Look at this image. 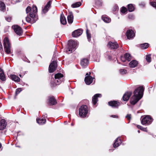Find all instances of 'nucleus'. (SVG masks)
I'll return each mask as SVG.
<instances>
[{
	"label": "nucleus",
	"mask_w": 156,
	"mask_h": 156,
	"mask_svg": "<svg viewBox=\"0 0 156 156\" xmlns=\"http://www.w3.org/2000/svg\"><path fill=\"white\" fill-rule=\"evenodd\" d=\"M108 46L111 49H116L119 47V45L116 42H112L110 41L108 44Z\"/></svg>",
	"instance_id": "obj_11"
},
{
	"label": "nucleus",
	"mask_w": 156,
	"mask_h": 156,
	"mask_svg": "<svg viewBox=\"0 0 156 156\" xmlns=\"http://www.w3.org/2000/svg\"><path fill=\"white\" fill-rule=\"evenodd\" d=\"M33 12H30L29 13V15L30 17L27 16L26 18L27 22L31 23H35L37 20L35 17V14L37 12V8L36 6H33Z\"/></svg>",
	"instance_id": "obj_2"
},
{
	"label": "nucleus",
	"mask_w": 156,
	"mask_h": 156,
	"mask_svg": "<svg viewBox=\"0 0 156 156\" xmlns=\"http://www.w3.org/2000/svg\"><path fill=\"white\" fill-rule=\"evenodd\" d=\"M100 57V54L99 53L98 54V57Z\"/></svg>",
	"instance_id": "obj_48"
},
{
	"label": "nucleus",
	"mask_w": 156,
	"mask_h": 156,
	"mask_svg": "<svg viewBox=\"0 0 156 156\" xmlns=\"http://www.w3.org/2000/svg\"><path fill=\"white\" fill-rule=\"evenodd\" d=\"M153 120V119L150 116L146 115L142 119L141 123L143 125H148L151 124Z\"/></svg>",
	"instance_id": "obj_7"
},
{
	"label": "nucleus",
	"mask_w": 156,
	"mask_h": 156,
	"mask_svg": "<svg viewBox=\"0 0 156 156\" xmlns=\"http://www.w3.org/2000/svg\"><path fill=\"white\" fill-rule=\"evenodd\" d=\"M127 9L125 7H122L121 9V12L122 13H124L127 11Z\"/></svg>",
	"instance_id": "obj_38"
},
{
	"label": "nucleus",
	"mask_w": 156,
	"mask_h": 156,
	"mask_svg": "<svg viewBox=\"0 0 156 156\" xmlns=\"http://www.w3.org/2000/svg\"><path fill=\"white\" fill-rule=\"evenodd\" d=\"M16 147H20V146H16Z\"/></svg>",
	"instance_id": "obj_51"
},
{
	"label": "nucleus",
	"mask_w": 156,
	"mask_h": 156,
	"mask_svg": "<svg viewBox=\"0 0 156 156\" xmlns=\"http://www.w3.org/2000/svg\"><path fill=\"white\" fill-rule=\"evenodd\" d=\"M86 34H87V37L88 41H90V40L91 36V34L89 33L88 30L87 29L86 30Z\"/></svg>",
	"instance_id": "obj_35"
},
{
	"label": "nucleus",
	"mask_w": 156,
	"mask_h": 156,
	"mask_svg": "<svg viewBox=\"0 0 156 156\" xmlns=\"http://www.w3.org/2000/svg\"><path fill=\"white\" fill-rule=\"evenodd\" d=\"M20 77H21V75H20Z\"/></svg>",
	"instance_id": "obj_54"
},
{
	"label": "nucleus",
	"mask_w": 156,
	"mask_h": 156,
	"mask_svg": "<svg viewBox=\"0 0 156 156\" xmlns=\"http://www.w3.org/2000/svg\"><path fill=\"white\" fill-rule=\"evenodd\" d=\"M131 58L130 54L128 53H126L124 55V56L121 57V59L124 62L126 60L129 61L131 59Z\"/></svg>",
	"instance_id": "obj_13"
},
{
	"label": "nucleus",
	"mask_w": 156,
	"mask_h": 156,
	"mask_svg": "<svg viewBox=\"0 0 156 156\" xmlns=\"http://www.w3.org/2000/svg\"><path fill=\"white\" fill-rule=\"evenodd\" d=\"M126 35L128 39H132L135 36V33L132 30H129L126 32Z\"/></svg>",
	"instance_id": "obj_12"
},
{
	"label": "nucleus",
	"mask_w": 156,
	"mask_h": 156,
	"mask_svg": "<svg viewBox=\"0 0 156 156\" xmlns=\"http://www.w3.org/2000/svg\"><path fill=\"white\" fill-rule=\"evenodd\" d=\"M96 60H97V61H99V59H98V60H97V59Z\"/></svg>",
	"instance_id": "obj_50"
},
{
	"label": "nucleus",
	"mask_w": 156,
	"mask_h": 156,
	"mask_svg": "<svg viewBox=\"0 0 156 156\" xmlns=\"http://www.w3.org/2000/svg\"><path fill=\"white\" fill-rule=\"evenodd\" d=\"M2 49V44L0 42V49Z\"/></svg>",
	"instance_id": "obj_45"
},
{
	"label": "nucleus",
	"mask_w": 156,
	"mask_h": 156,
	"mask_svg": "<svg viewBox=\"0 0 156 156\" xmlns=\"http://www.w3.org/2000/svg\"><path fill=\"white\" fill-rule=\"evenodd\" d=\"M6 123L4 119H2L0 121V129L3 130L6 127Z\"/></svg>",
	"instance_id": "obj_20"
},
{
	"label": "nucleus",
	"mask_w": 156,
	"mask_h": 156,
	"mask_svg": "<svg viewBox=\"0 0 156 156\" xmlns=\"http://www.w3.org/2000/svg\"><path fill=\"white\" fill-rule=\"evenodd\" d=\"M138 64V62L135 60H133L129 63V65L130 67L134 68L136 67Z\"/></svg>",
	"instance_id": "obj_24"
},
{
	"label": "nucleus",
	"mask_w": 156,
	"mask_h": 156,
	"mask_svg": "<svg viewBox=\"0 0 156 156\" xmlns=\"http://www.w3.org/2000/svg\"><path fill=\"white\" fill-rule=\"evenodd\" d=\"M6 19L7 21L10 22L11 20V17H7L6 18Z\"/></svg>",
	"instance_id": "obj_44"
},
{
	"label": "nucleus",
	"mask_w": 156,
	"mask_h": 156,
	"mask_svg": "<svg viewBox=\"0 0 156 156\" xmlns=\"http://www.w3.org/2000/svg\"><path fill=\"white\" fill-rule=\"evenodd\" d=\"M144 90L143 87H140L134 91L133 95L130 100L131 104H135L142 98Z\"/></svg>",
	"instance_id": "obj_1"
},
{
	"label": "nucleus",
	"mask_w": 156,
	"mask_h": 156,
	"mask_svg": "<svg viewBox=\"0 0 156 156\" xmlns=\"http://www.w3.org/2000/svg\"><path fill=\"white\" fill-rule=\"evenodd\" d=\"M78 43L77 42L72 41L70 42L68 44L67 49L66 52L68 53H72L74 51L77 47Z\"/></svg>",
	"instance_id": "obj_5"
},
{
	"label": "nucleus",
	"mask_w": 156,
	"mask_h": 156,
	"mask_svg": "<svg viewBox=\"0 0 156 156\" xmlns=\"http://www.w3.org/2000/svg\"><path fill=\"white\" fill-rule=\"evenodd\" d=\"M21 91L22 89L21 88L16 89V95L18 94Z\"/></svg>",
	"instance_id": "obj_40"
},
{
	"label": "nucleus",
	"mask_w": 156,
	"mask_h": 156,
	"mask_svg": "<svg viewBox=\"0 0 156 156\" xmlns=\"http://www.w3.org/2000/svg\"><path fill=\"white\" fill-rule=\"evenodd\" d=\"M127 8L128 11L129 12L133 11L135 9L134 6L133 4H131L128 5Z\"/></svg>",
	"instance_id": "obj_30"
},
{
	"label": "nucleus",
	"mask_w": 156,
	"mask_h": 156,
	"mask_svg": "<svg viewBox=\"0 0 156 156\" xmlns=\"http://www.w3.org/2000/svg\"><path fill=\"white\" fill-rule=\"evenodd\" d=\"M151 5L156 9V2H150Z\"/></svg>",
	"instance_id": "obj_39"
},
{
	"label": "nucleus",
	"mask_w": 156,
	"mask_h": 156,
	"mask_svg": "<svg viewBox=\"0 0 156 156\" xmlns=\"http://www.w3.org/2000/svg\"><path fill=\"white\" fill-rule=\"evenodd\" d=\"M67 19L68 22L69 23H73V16L72 12H70L68 16Z\"/></svg>",
	"instance_id": "obj_22"
},
{
	"label": "nucleus",
	"mask_w": 156,
	"mask_h": 156,
	"mask_svg": "<svg viewBox=\"0 0 156 156\" xmlns=\"http://www.w3.org/2000/svg\"><path fill=\"white\" fill-rule=\"evenodd\" d=\"M63 75L61 73H57L55 75L54 83L55 85H59L63 80Z\"/></svg>",
	"instance_id": "obj_6"
},
{
	"label": "nucleus",
	"mask_w": 156,
	"mask_h": 156,
	"mask_svg": "<svg viewBox=\"0 0 156 156\" xmlns=\"http://www.w3.org/2000/svg\"><path fill=\"white\" fill-rule=\"evenodd\" d=\"M102 19L106 23H109L111 21V19L105 15L102 16Z\"/></svg>",
	"instance_id": "obj_26"
},
{
	"label": "nucleus",
	"mask_w": 156,
	"mask_h": 156,
	"mask_svg": "<svg viewBox=\"0 0 156 156\" xmlns=\"http://www.w3.org/2000/svg\"><path fill=\"white\" fill-rule=\"evenodd\" d=\"M15 32L18 35H20L23 33V30L20 27L17 25H14L12 26Z\"/></svg>",
	"instance_id": "obj_10"
},
{
	"label": "nucleus",
	"mask_w": 156,
	"mask_h": 156,
	"mask_svg": "<svg viewBox=\"0 0 156 156\" xmlns=\"http://www.w3.org/2000/svg\"><path fill=\"white\" fill-rule=\"evenodd\" d=\"M121 143L120 139L119 137L117 138L114 143L113 147H118L121 144Z\"/></svg>",
	"instance_id": "obj_21"
},
{
	"label": "nucleus",
	"mask_w": 156,
	"mask_h": 156,
	"mask_svg": "<svg viewBox=\"0 0 156 156\" xmlns=\"http://www.w3.org/2000/svg\"><path fill=\"white\" fill-rule=\"evenodd\" d=\"M138 133H140V130H138Z\"/></svg>",
	"instance_id": "obj_49"
},
{
	"label": "nucleus",
	"mask_w": 156,
	"mask_h": 156,
	"mask_svg": "<svg viewBox=\"0 0 156 156\" xmlns=\"http://www.w3.org/2000/svg\"><path fill=\"white\" fill-rule=\"evenodd\" d=\"M140 46L143 49H146L148 47V44L147 43L142 44Z\"/></svg>",
	"instance_id": "obj_33"
},
{
	"label": "nucleus",
	"mask_w": 156,
	"mask_h": 156,
	"mask_svg": "<svg viewBox=\"0 0 156 156\" xmlns=\"http://www.w3.org/2000/svg\"><path fill=\"white\" fill-rule=\"evenodd\" d=\"M60 21L61 23L63 25H65L66 23V19L62 14L61 15Z\"/></svg>",
	"instance_id": "obj_23"
},
{
	"label": "nucleus",
	"mask_w": 156,
	"mask_h": 156,
	"mask_svg": "<svg viewBox=\"0 0 156 156\" xmlns=\"http://www.w3.org/2000/svg\"><path fill=\"white\" fill-rule=\"evenodd\" d=\"M132 94V92H126L123 95L122 99L124 101H127L129 99L130 96Z\"/></svg>",
	"instance_id": "obj_15"
},
{
	"label": "nucleus",
	"mask_w": 156,
	"mask_h": 156,
	"mask_svg": "<svg viewBox=\"0 0 156 156\" xmlns=\"http://www.w3.org/2000/svg\"><path fill=\"white\" fill-rule=\"evenodd\" d=\"M146 61L148 62H151V57L150 55H148L146 56Z\"/></svg>",
	"instance_id": "obj_36"
},
{
	"label": "nucleus",
	"mask_w": 156,
	"mask_h": 156,
	"mask_svg": "<svg viewBox=\"0 0 156 156\" xmlns=\"http://www.w3.org/2000/svg\"><path fill=\"white\" fill-rule=\"evenodd\" d=\"M89 63V60L87 58H84L81 60L80 64L84 68L88 65Z\"/></svg>",
	"instance_id": "obj_16"
},
{
	"label": "nucleus",
	"mask_w": 156,
	"mask_h": 156,
	"mask_svg": "<svg viewBox=\"0 0 156 156\" xmlns=\"http://www.w3.org/2000/svg\"><path fill=\"white\" fill-rule=\"evenodd\" d=\"M109 105L114 108H117L120 105V103L115 101H111L108 102Z\"/></svg>",
	"instance_id": "obj_18"
},
{
	"label": "nucleus",
	"mask_w": 156,
	"mask_h": 156,
	"mask_svg": "<svg viewBox=\"0 0 156 156\" xmlns=\"http://www.w3.org/2000/svg\"><path fill=\"white\" fill-rule=\"evenodd\" d=\"M10 77L11 79L16 82H19L20 81V78L15 75H11Z\"/></svg>",
	"instance_id": "obj_29"
},
{
	"label": "nucleus",
	"mask_w": 156,
	"mask_h": 156,
	"mask_svg": "<svg viewBox=\"0 0 156 156\" xmlns=\"http://www.w3.org/2000/svg\"><path fill=\"white\" fill-rule=\"evenodd\" d=\"M50 1L48 2L42 10L44 13H46L48 11V9L50 6Z\"/></svg>",
	"instance_id": "obj_25"
},
{
	"label": "nucleus",
	"mask_w": 156,
	"mask_h": 156,
	"mask_svg": "<svg viewBox=\"0 0 156 156\" xmlns=\"http://www.w3.org/2000/svg\"><path fill=\"white\" fill-rule=\"evenodd\" d=\"M90 73H86V76L84 79L85 83L87 85H90L93 82V78L90 76Z\"/></svg>",
	"instance_id": "obj_8"
},
{
	"label": "nucleus",
	"mask_w": 156,
	"mask_h": 156,
	"mask_svg": "<svg viewBox=\"0 0 156 156\" xmlns=\"http://www.w3.org/2000/svg\"><path fill=\"white\" fill-rule=\"evenodd\" d=\"M0 79L3 81L5 80V76L2 69L0 68Z\"/></svg>",
	"instance_id": "obj_27"
},
{
	"label": "nucleus",
	"mask_w": 156,
	"mask_h": 156,
	"mask_svg": "<svg viewBox=\"0 0 156 156\" xmlns=\"http://www.w3.org/2000/svg\"><path fill=\"white\" fill-rule=\"evenodd\" d=\"M1 147H2V144L0 143V148H1Z\"/></svg>",
	"instance_id": "obj_47"
},
{
	"label": "nucleus",
	"mask_w": 156,
	"mask_h": 156,
	"mask_svg": "<svg viewBox=\"0 0 156 156\" xmlns=\"http://www.w3.org/2000/svg\"><path fill=\"white\" fill-rule=\"evenodd\" d=\"M108 58L109 59H110L111 58V56H108Z\"/></svg>",
	"instance_id": "obj_46"
},
{
	"label": "nucleus",
	"mask_w": 156,
	"mask_h": 156,
	"mask_svg": "<svg viewBox=\"0 0 156 156\" xmlns=\"http://www.w3.org/2000/svg\"><path fill=\"white\" fill-rule=\"evenodd\" d=\"M37 121L39 124L42 125L45 123L46 120L44 119H37Z\"/></svg>",
	"instance_id": "obj_28"
},
{
	"label": "nucleus",
	"mask_w": 156,
	"mask_h": 156,
	"mask_svg": "<svg viewBox=\"0 0 156 156\" xmlns=\"http://www.w3.org/2000/svg\"><path fill=\"white\" fill-rule=\"evenodd\" d=\"M88 110L87 107L86 105H82L79 110V114L81 118H84L87 116L88 114Z\"/></svg>",
	"instance_id": "obj_3"
},
{
	"label": "nucleus",
	"mask_w": 156,
	"mask_h": 156,
	"mask_svg": "<svg viewBox=\"0 0 156 156\" xmlns=\"http://www.w3.org/2000/svg\"><path fill=\"white\" fill-rule=\"evenodd\" d=\"M111 117L114 118H118V115H112L110 116Z\"/></svg>",
	"instance_id": "obj_43"
},
{
	"label": "nucleus",
	"mask_w": 156,
	"mask_h": 156,
	"mask_svg": "<svg viewBox=\"0 0 156 156\" xmlns=\"http://www.w3.org/2000/svg\"><path fill=\"white\" fill-rule=\"evenodd\" d=\"M48 102L50 105H54L56 104L57 101L54 97H50L48 98Z\"/></svg>",
	"instance_id": "obj_19"
},
{
	"label": "nucleus",
	"mask_w": 156,
	"mask_h": 156,
	"mask_svg": "<svg viewBox=\"0 0 156 156\" xmlns=\"http://www.w3.org/2000/svg\"><path fill=\"white\" fill-rule=\"evenodd\" d=\"M101 97V95L100 94H96L92 98V101L93 104L94 105H96V103L98 101V98Z\"/></svg>",
	"instance_id": "obj_17"
},
{
	"label": "nucleus",
	"mask_w": 156,
	"mask_h": 156,
	"mask_svg": "<svg viewBox=\"0 0 156 156\" xmlns=\"http://www.w3.org/2000/svg\"><path fill=\"white\" fill-rule=\"evenodd\" d=\"M129 18H130V16H129Z\"/></svg>",
	"instance_id": "obj_52"
},
{
	"label": "nucleus",
	"mask_w": 156,
	"mask_h": 156,
	"mask_svg": "<svg viewBox=\"0 0 156 156\" xmlns=\"http://www.w3.org/2000/svg\"><path fill=\"white\" fill-rule=\"evenodd\" d=\"M82 33V30L78 29L74 31L72 34V35L73 37H77L80 36Z\"/></svg>",
	"instance_id": "obj_14"
},
{
	"label": "nucleus",
	"mask_w": 156,
	"mask_h": 156,
	"mask_svg": "<svg viewBox=\"0 0 156 156\" xmlns=\"http://www.w3.org/2000/svg\"><path fill=\"white\" fill-rule=\"evenodd\" d=\"M5 9V5L2 2H0V10L2 11H4Z\"/></svg>",
	"instance_id": "obj_31"
},
{
	"label": "nucleus",
	"mask_w": 156,
	"mask_h": 156,
	"mask_svg": "<svg viewBox=\"0 0 156 156\" xmlns=\"http://www.w3.org/2000/svg\"><path fill=\"white\" fill-rule=\"evenodd\" d=\"M56 67V63L55 61H53L50 64L48 70L50 73L53 72L55 70Z\"/></svg>",
	"instance_id": "obj_9"
},
{
	"label": "nucleus",
	"mask_w": 156,
	"mask_h": 156,
	"mask_svg": "<svg viewBox=\"0 0 156 156\" xmlns=\"http://www.w3.org/2000/svg\"><path fill=\"white\" fill-rule=\"evenodd\" d=\"M4 45L5 52L7 54L11 53L10 43L8 38L5 37L4 40Z\"/></svg>",
	"instance_id": "obj_4"
},
{
	"label": "nucleus",
	"mask_w": 156,
	"mask_h": 156,
	"mask_svg": "<svg viewBox=\"0 0 156 156\" xmlns=\"http://www.w3.org/2000/svg\"><path fill=\"white\" fill-rule=\"evenodd\" d=\"M81 5V3L78 2L73 4L71 6L73 8H77L80 6Z\"/></svg>",
	"instance_id": "obj_32"
},
{
	"label": "nucleus",
	"mask_w": 156,
	"mask_h": 156,
	"mask_svg": "<svg viewBox=\"0 0 156 156\" xmlns=\"http://www.w3.org/2000/svg\"><path fill=\"white\" fill-rule=\"evenodd\" d=\"M120 73L122 74H124L127 73V71L125 69H121L119 70Z\"/></svg>",
	"instance_id": "obj_37"
},
{
	"label": "nucleus",
	"mask_w": 156,
	"mask_h": 156,
	"mask_svg": "<svg viewBox=\"0 0 156 156\" xmlns=\"http://www.w3.org/2000/svg\"><path fill=\"white\" fill-rule=\"evenodd\" d=\"M71 125H72V126H73V124L72 123V124H71Z\"/></svg>",
	"instance_id": "obj_53"
},
{
	"label": "nucleus",
	"mask_w": 156,
	"mask_h": 156,
	"mask_svg": "<svg viewBox=\"0 0 156 156\" xmlns=\"http://www.w3.org/2000/svg\"><path fill=\"white\" fill-rule=\"evenodd\" d=\"M126 117L127 119L130 120L131 118V114H127L126 116Z\"/></svg>",
	"instance_id": "obj_42"
},
{
	"label": "nucleus",
	"mask_w": 156,
	"mask_h": 156,
	"mask_svg": "<svg viewBox=\"0 0 156 156\" xmlns=\"http://www.w3.org/2000/svg\"><path fill=\"white\" fill-rule=\"evenodd\" d=\"M137 127L138 128L144 131H145L146 132H147V129L146 128H144L142 126H141L137 125Z\"/></svg>",
	"instance_id": "obj_34"
},
{
	"label": "nucleus",
	"mask_w": 156,
	"mask_h": 156,
	"mask_svg": "<svg viewBox=\"0 0 156 156\" xmlns=\"http://www.w3.org/2000/svg\"><path fill=\"white\" fill-rule=\"evenodd\" d=\"M31 10V8L30 7L28 6L26 9V13H28V12H30V11Z\"/></svg>",
	"instance_id": "obj_41"
}]
</instances>
